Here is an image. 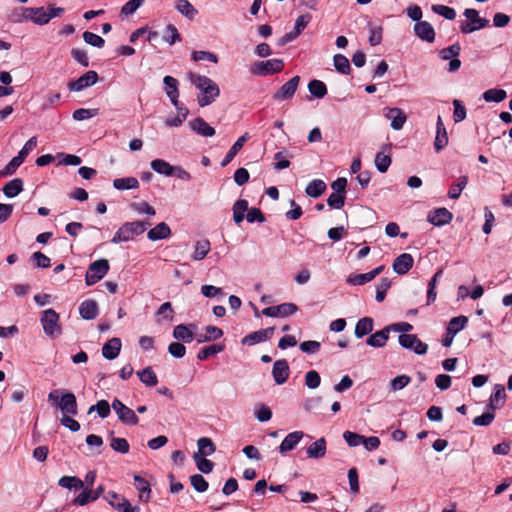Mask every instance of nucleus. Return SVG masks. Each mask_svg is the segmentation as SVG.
<instances>
[{
	"mask_svg": "<svg viewBox=\"0 0 512 512\" xmlns=\"http://www.w3.org/2000/svg\"><path fill=\"white\" fill-rule=\"evenodd\" d=\"M188 79L201 93L198 97V104L200 107L212 104L219 96L220 89L218 85L209 77L196 73H189Z\"/></svg>",
	"mask_w": 512,
	"mask_h": 512,
	"instance_id": "1",
	"label": "nucleus"
},
{
	"mask_svg": "<svg viewBox=\"0 0 512 512\" xmlns=\"http://www.w3.org/2000/svg\"><path fill=\"white\" fill-rule=\"evenodd\" d=\"M48 402L52 407L59 409L62 416L77 415L78 413L76 396L72 392L55 389L48 394Z\"/></svg>",
	"mask_w": 512,
	"mask_h": 512,
	"instance_id": "2",
	"label": "nucleus"
},
{
	"mask_svg": "<svg viewBox=\"0 0 512 512\" xmlns=\"http://www.w3.org/2000/svg\"><path fill=\"white\" fill-rule=\"evenodd\" d=\"M148 225L150 223L143 221L126 222L115 232L111 242L118 244L131 241L135 236L144 233Z\"/></svg>",
	"mask_w": 512,
	"mask_h": 512,
	"instance_id": "3",
	"label": "nucleus"
},
{
	"mask_svg": "<svg viewBox=\"0 0 512 512\" xmlns=\"http://www.w3.org/2000/svg\"><path fill=\"white\" fill-rule=\"evenodd\" d=\"M64 9L60 7H29V22L35 25L43 26L48 24L53 18L59 17Z\"/></svg>",
	"mask_w": 512,
	"mask_h": 512,
	"instance_id": "4",
	"label": "nucleus"
},
{
	"mask_svg": "<svg viewBox=\"0 0 512 512\" xmlns=\"http://www.w3.org/2000/svg\"><path fill=\"white\" fill-rule=\"evenodd\" d=\"M59 318V314L52 308L46 309L42 312L40 322L43 331L47 336L55 337L62 333Z\"/></svg>",
	"mask_w": 512,
	"mask_h": 512,
	"instance_id": "5",
	"label": "nucleus"
},
{
	"mask_svg": "<svg viewBox=\"0 0 512 512\" xmlns=\"http://www.w3.org/2000/svg\"><path fill=\"white\" fill-rule=\"evenodd\" d=\"M463 15L468 20L467 22H463L460 25V30L464 34H469L474 31L483 29L489 24V21L486 18L479 16V13L476 9L467 8L465 9Z\"/></svg>",
	"mask_w": 512,
	"mask_h": 512,
	"instance_id": "6",
	"label": "nucleus"
},
{
	"mask_svg": "<svg viewBox=\"0 0 512 512\" xmlns=\"http://www.w3.org/2000/svg\"><path fill=\"white\" fill-rule=\"evenodd\" d=\"M109 271V262L106 259H99L91 263L86 271L85 282L92 286L99 282Z\"/></svg>",
	"mask_w": 512,
	"mask_h": 512,
	"instance_id": "7",
	"label": "nucleus"
},
{
	"mask_svg": "<svg viewBox=\"0 0 512 512\" xmlns=\"http://www.w3.org/2000/svg\"><path fill=\"white\" fill-rule=\"evenodd\" d=\"M284 68V62L281 59H269L266 61H257L251 69V73L257 76H267L280 73Z\"/></svg>",
	"mask_w": 512,
	"mask_h": 512,
	"instance_id": "8",
	"label": "nucleus"
},
{
	"mask_svg": "<svg viewBox=\"0 0 512 512\" xmlns=\"http://www.w3.org/2000/svg\"><path fill=\"white\" fill-rule=\"evenodd\" d=\"M111 406L122 423L131 426L138 424L139 418L136 413L119 399H114Z\"/></svg>",
	"mask_w": 512,
	"mask_h": 512,
	"instance_id": "9",
	"label": "nucleus"
},
{
	"mask_svg": "<svg viewBox=\"0 0 512 512\" xmlns=\"http://www.w3.org/2000/svg\"><path fill=\"white\" fill-rule=\"evenodd\" d=\"M104 499L118 512H139L138 506H132L128 499L114 491H109Z\"/></svg>",
	"mask_w": 512,
	"mask_h": 512,
	"instance_id": "10",
	"label": "nucleus"
},
{
	"mask_svg": "<svg viewBox=\"0 0 512 512\" xmlns=\"http://www.w3.org/2000/svg\"><path fill=\"white\" fill-rule=\"evenodd\" d=\"M468 323V318L466 316H458L454 317L449 321L446 334L442 338V345L444 347L451 346L455 335L463 330Z\"/></svg>",
	"mask_w": 512,
	"mask_h": 512,
	"instance_id": "11",
	"label": "nucleus"
},
{
	"mask_svg": "<svg viewBox=\"0 0 512 512\" xmlns=\"http://www.w3.org/2000/svg\"><path fill=\"white\" fill-rule=\"evenodd\" d=\"M398 342L403 348L412 350L418 355H424L428 350V345L423 343L415 334H400Z\"/></svg>",
	"mask_w": 512,
	"mask_h": 512,
	"instance_id": "12",
	"label": "nucleus"
},
{
	"mask_svg": "<svg viewBox=\"0 0 512 512\" xmlns=\"http://www.w3.org/2000/svg\"><path fill=\"white\" fill-rule=\"evenodd\" d=\"M300 83V77L294 76L289 81L284 83L276 93L273 95V99L277 101H284L291 99Z\"/></svg>",
	"mask_w": 512,
	"mask_h": 512,
	"instance_id": "13",
	"label": "nucleus"
},
{
	"mask_svg": "<svg viewBox=\"0 0 512 512\" xmlns=\"http://www.w3.org/2000/svg\"><path fill=\"white\" fill-rule=\"evenodd\" d=\"M98 81V74L96 71L89 70L80 76L77 80L70 82L68 87L71 91H82L87 87L94 85Z\"/></svg>",
	"mask_w": 512,
	"mask_h": 512,
	"instance_id": "14",
	"label": "nucleus"
},
{
	"mask_svg": "<svg viewBox=\"0 0 512 512\" xmlns=\"http://www.w3.org/2000/svg\"><path fill=\"white\" fill-rule=\"evenodd\" d=\"M383 112L384 116L391 121V128L394 130H401L407 121V115L400 108H384Z\"/></svg>",
	"mask_w": 512,
	"mask_h": 512,
	"instance_id": "15",
	"label": "nucleus"
},
{
	"mask_svg": "<svg viewBox=\"0 0 512 512\" xmlns=\"http://www.w3.org/2000/svg\"><path fill=\"white\" fill-rule=\"evenodd\" d=\"M197 329L196 324H179L173 329V337L178 341L190 343L195 339L194 331Z\"/></svg>",
	"mask_w": 512,
	"mask_h": 512,
	"instance_id": "16",
	"label": "nucleus"
},
{
	"mask_svg": "<svg viewBox=\"0 0 512 512\" xmlns=\"http://www.w3.org/2000/svg\"><path fill=\"white\" fill-rule=\"evenodd\" d=\"M290 374L288 362L285 359L277 360L273 364L272 375L277 385L284 384Z\"/></svg>",
	"mask_w": 512,
	"mask_h": 512,
	"instance_id": "17",
	"label": "nucleus"
},
{
	"mask_svg": "<svg viewBox=\"0 0 512 512\" xmlns=\"http://www.w3.org/2000/svg\"><path fill=\"white\" fill-rule=\"evenodd\" d=\"M273 332L274 328H266L252 332L242 339V344L252 346L267 341L272 336Z\"/></svg>",
	"mask_w": 512,
	"mask_h": 512,
	"instance_id": "18",
	"label": "nucleus"
},
{
	"mask_svg": "<svg viewBox=\"0 0 512 512\" xmlns=\"http://www.w3.org/2000/svg\"><path fill=\"white\" fill-rule=\"evenodd\" d=\"M304 433L302 431H294L289 433L281 442L279 452L284 455L292 451L302 440Z\"/></svg>",
	"mask_w": 512,
	"mask_h": 512,
	"instance_id": "19",
	"label": "nucleus"
},
{
	"mask_svg": "<svg viewBox=\"0 0 512 512\" xmlns=\"http://www.w3.org/2000/svg\"><path fill=\"white\" fill-rule=\"evenodd\" d=\"M414 32L418 38L426 42L435 40V31L433 26L427 21H420L414 25Z\"/></svg>",
	"mask_w": 512,
	"mask_h": 512,
	"instance_id": "20",
	"label": "nucleus"
},
{
	"mask_svg": "<svg viewBox=\"0 0 512 512\" xmlns=\"http://www.w3.org/2000/svg\"><path fill=\"white\" fill-rule=\"evenodd\" d=\"M452 217V213L446 208H438L428 214L427 220L435 226H442L448 224Z\"/></svg>",
	"mask_w": 512,
	"mask_h": 512,
	"instance_id": "21",
	"label": "nucleus"
},
{
	"mask_svg": "<svg viewBox=\"0 0 512 512\" xmlns=\"http://www.w3.org/2000/svg\"><path fill=\"white\" fill-rule=\"evenodd\" d=\"M448 144V135L441 116L437 117L436 136L434 140V149L436 152L443 150Z\"/></svg>",
	"mask_w": 512,
	"mask_h": 512,
	"instance_id": "22",
	"label": "nucleus"
},
{
	"mask_svg": "<svg viewBox=\"0 0 512 512\" xmlns=\"http://www.w3.org/2000/svg\"><path fill=\"white\" fill-rule=\"evenodd\" d=\"M414 259L411 254L403 253L399 255L393 262V270L399 274H406L413 266Z\"/></svg>",
	"mask_w": 512,
	"mask_h": 512,
	"instance_id": "23",
	"label": "nucleus"
},
{
	"mask_svg": "<svg viewBox=\"0 0 512 512\" xmlns=\"http://www.w3.org/2000/svg\"><path fill=\"white\" fill-rule=\"evenodd\" d=\"M190 128L203 137H212L215 135V129L202 118H195L189 122Z\"/></svg>",
	"mask_w": 512,
	"mask_h": 512,
	"instance_id": "24",
	"label": "nucleus"
},
{
	"mask_svg": "<svg viewBox=\"0 0 512 512\" xmlns=\"http://www.w3.org/2000/svg\"><path fill=\"white\" fill-rule=\"evenodd\" d=\"M121 340L119 338H111L102 347V355L108 360L118 357L121 350Z\"/></svg>",
	"mask_w": 512,
	"mask_h": 512,
	"instance_id": "25",
	"label": "nucleus"
},
{
	"mask_svg": "<svg viewBox=\"0 0 512 512\" xmlns=\"http://www.w3.org/2000/svg\"><path fill=\"white\" fill-rule=\"evenodd\" d=\"M79 314L85 320H93L98 315V305L95 300H85L79 306Z\"/></svg>",
	"mask_w": 512,
	"mask_h": 512,
	"instance_id": "26",
	"label": "nucleus"
},
{
	"mask_svg": "<svg viewBox=\"0 0 512 512\" xmlns=\"http://www.w3.org/2000/svg\"><path fill=\"white\" fill-rule=\"evenodd\" d=\"M327 451L326 440L322 437L313 442L306 450L308 458L319 459L325 456Z\"/></svg>",
	"mask_w": 512,
	"mask_h": 512,
	"instance_id": "27",
	"label": "nucleus"
},
{
	"mask_svg": "<svg viewBox=\"0 0 512 512\" xmlns=\"http://www.w3.org/2000/svg\"><path fill=\"white\" fill-rule=\"evenodd\" d=\"M170 236H171V229L165 222H161V223L157 224L154 228L150 229L147 233V237L151 241L167 239Z\"/></svg>",
	"mask_w": 512,
	"mask_h": 512,
	"instance_id": "28",
	"label": "nucleus"
},
{
	"mask_svg": "<svg viewBox=\"0 0 512 512\" xmlns=\"http://www.w3.org/2000/svg\"><path fill=\"white\" fill-rule=\"evenodd\" d=\"M388 339H389V330L386 326L384 329L377 331V332L373 333L372 335H370L367 338L366 343H367V345H369L371 347L381 348L386 345Z\"/></svg>",
	"mask_w": 512,
	"mask_h": 512,
	"instance_id": "29",
	"label": "nucleus"
},
{
	"mask_svg": "<svg viewBox=\"0 0 512 512\" xmlns=\"http://www.w3.org/2000/svg\"><path fill=\"white\" fill-rule=\"evenodd\" d=\"M165 85L166 94L169 97L171 103L176 105V100L179 98L178 80L172 76H165L163 79Z\"/></svg>",
	"mask_w": 512,
	"mask_h": 512,
	"instance_id": "30",
	"label": "nucleus"
},
{
	"mask_svg": "<svg viewBox=\"0 0 512 512\" xmlns=\"http://www.w3.org/2000/svg\"><path fill=\"white\" fill-rule=\"evenodd\" d=\"M249 139V134L245 133L241 137H239L236 142L231 146L230 150L224 157V159L221 162V166L224 167L227 164H229L233 158L237 155V153L242 149L245 142Z\"/></svg>",
	"mask_w": 512,
	"mask_h": 512,
	"instance_id": "31",
	"label": "nucleus"
},
{
	"mask_svg": "<svg viewBox=\"0 0 512 512\" xmlns=\"http://www.w3.org/2000/svg\"><path fill=\"white\" fill-rule=\"evenodd\" d=\"M211 249V244L208 239H201L196 241L194 245V252L192 254V259L194 261L203 260Z\"/></svg>",
	"mask_w": 512,
	"mask_h": 512,
	"instance_id": "32",
	"label": "nucleus"
},
{
	"mask_svg": "<svg viewBox=\"0 0 512 512\" xmlns=\"http://www.w3.org/2000/svg\"><path fill=\"white\" fill-rule=\"evenodd\" d=\"M175 9L189 20H193L198 14L197 9L188 0H177Z\"/></svg>",
	"mask_w": 512,
	"mask_h": 512,
	"instance_id": "33",
	"label": "nucleus"
},
{
	"mask_svg": "<svg viewBox=\"0 0 512 512\" xmlns=\"http://www.w3.org/2000/svg\"><path fill=\"white\" fill-rule=\"evenodd\" d=\"M325 190V182L321 179H314L307 184L305 192L309 197L318 198L325 192Z\"/></svg>",
	"mask_w": 512,
	"mask_h": 512,
	"instance_id": "34",
	"label": "nucleus"
},
{
	"mask_svg": "<svg viewBox=\"0 0 512 512\" xmlns=\"http://www.w3.org/2000/svg\"><path fill=\"white\" fill-rule=\"evenodd\" d=\"M134 484H135L136 489L139 492L140 500L145 501V502L149 501L151 489H150V485H149L148 481L145 480L141 476L135 475L134 476Z\"/></svg>",
	"mask_w": 512,
	"mask_h": 512,
	"instance_id": "35",
	"label": "nucleus"
},
{
	"mask_svg": "<svg viewBox=\"0 0 512 512\" xmlns=\"http://www.w3.org/2000/svg\"><path fill=\"white\" fill-rule=\"evenodd\" d=\"M247 210L248 201L245 199H239L233 204V220L236 224H240L244 220Z\"/></svg>",
	"mask_w": 512,
	"mask_h": 512,
	"instance_id": "36",
	"label": "nucleus"
},
{
	"mask_svg": "<svg viewBox=\"0 0 512 512\" xmlns=\"http://www.w3.org/2000/svg\"><path fill=\"white\" fill-rule=\"evenodd\" d=\"M373 330V320L369 317L361 318L355 326V336L363 338Z\"/></svg>",
	"mask_w": 512,
	"mask_h": 512,
	"instance_id": "37",
	"label": "nucleus"
},
{
	"mask_svg": "<svg viewBox=\"0 0 512 512\" xmlns=\"http://www.w3.org/2000/svg\"><path fill=\"white\" fill-rule=\"evenodd\" d=\"M23 190V181L20 178H14L3 187V193L8 198L17 196Z\"/></svg>",
	"mask_w": 512,
	"mask_h": 512,
	"instance_id": "38",
	"label": "nucleus"
},
{
	"mask_svg": "<svg viewBox=\"0 0 512 512\" xmlns=\"http://www.w3.org/2000/svg\"><path fill=\"white\" fill-rule=\"evenodd\" d=\"M151 168L158 174L164 175V176H173V169L174 166L170 165L167 161L163 159H155L152 160Z\"/></svg>",
	"mask_w": 512,
	"mask_h": 512,
	"instance_id": "39",
	"label": "nucleus"
},
{
	"mask_svg": "<svg viewBox=\"0 0 512 512\" xmlns=\"http://www.w3.org/2000/svg\"><path fill=\"white\" fill-rule=\"evenodd\" d=\"M113 187L117 190L137 189L139 181L135 177L117 178L113 181Z\"/></svg>",
	"mask_w": 512,
	"mask_h": 512,
	"instance_id": "40",
	"label": "nucleus"
},
{
	"mask_svg": "<svg viewBox=\"0 0 512 512\" xmlns=\"http://www.w3.org/2000/svg\"><path fill=\"white\" fill-rule=\"evenodd\" d=\"M137 375L140 381L146 386L153 387L158 383L157 375L151 367H146L145 369L138 371Z\"/></svg>",
	"mask_w": 512,
	"mask_h": 512,
	"instance_id": "41",
	"label": "nucleus"
},
{
	"mask_svg": "<svg viewBox=\"0 0 512 512\" xmlns=\"http://www.w3.org/2000/svg\"><path fill=\"white\" fill-rule=\"evenodd\" d=\"M198 451L196 453H199V456H210L212 455L216 447L212 440L207 437H201L197 441Z\"/></svg>",
	"mask_w": 512,
	"mask_h": 512,
	"instance_id": "42",
	"label": "nucleus"
},
{
	"mask_svg": "<svg viewBox=\"0 0 512 512\" xmlns=\"http://www.w3.org/2000/svg\"><path fill=\"white\" fill-rule=\"evenodd\" d=\"M506 398L505 389L502 385H495V391L490 396V407L492 409L500 408L504 404V400Z\"/></svg>",
	"mask_w": 512,
	"mask_h": 512,
	"instance_id": "43",
	"label": "nucleus"
},
{
	"mask_svg": "<svg viewBox=\"0 0 512 512\" xmlns=\"http://www.w3.org/2000/svg\"><path fill=\"white\" fill-rule=\"evenodd\" d=\"M482 97L486 102L500 103L506 99L507 93L503 89L491 88L486 90Z\"/></svg>",
	"mask_w": 512,
	"mask_h": 512,
	"instance_id": "44",
	"label": "nucleus"
},
{
	"mask_svg": "<svg viewBox=\"0 0 512 512\" xmlns=\"http://www.w3.org/2000/svg\"><path fill=\"white\" fill-rule=\"evenodd\" d=\"M58 485L66 489H82L83 481L76 476H63L58 480Z\"/></svg>",
	"mask_w": 512,
	"mask_h": 512,
	"instance_id": "45",
	"label": "nucleus"
},
{
	"mask_svg": "<svg viewBox=\"0 0 512 512\" xmlns=\"http://www.w3.org/2000/svg\"><path fill=\"white\" fill-rule=\"evenodd\" d=\"M468 183V177L467 176H461L458 178L457 182L453 183L448 191V197L451 199H458L461 195V192Z\"/></svg>",
	"mask_w": 512,
	"mask_h": 512,
	"instance_id": "46",
	"label": "nucleus"
},
{
	"mask_svg": "<svg viewBox=\"0 0 512 512\" xmlns=\"http://www.w3.org/2000/svg\"><path fill=\"white\" fill-rule=\"evenodd\" d=\"M97 495L94 494L93 490L89 487L83 489V491L73 500V503L77 506H85L90 502L96 501Z\"/></svg>",
	"mask_w": 512,
	"mask_h": 512,
	"instance_id": "47",
	"label": "nucleus"
},
{
	"mask_svg": "<svg viewBox=\"0 0 512 512\" xmlns=\"http://www.w3.org/2000/svg\"><path fill=\"white\" fill-rule=\"evenodd\" d=\"M224 345L222 344H213L207 347L200 349L197 353L198 360H206L211 356H214L224 350Z\"/></svg>",
	"mask_w": 512,
	"mask_h": 512,
	"instance_id": "48",
	"label": "nucleus"
},
{
	"mask_svg": "<svg viewBox=\"0 0 512 512\" xmlns=\"http://www.w3.org/2000/svg\"><path fill=\"white\" fill-rule=\"evenodd\" d=\"M111 407L106 400H100L95 405L89 407L88 414L97 412L99 417L104 419L110 415Z\"/></svg>",
	"mask_w": 512,
	"mask_h": 512,
	"instance_id": "49",
	"label": "nucleus"
},
{
	"mask_svg": "<svg viewBox=\"0 0 512 512\" xmlns=\"http://www.w3.org/2000/svg\"><path fill=\"white\" fill-rule=\"evenodd\" d=\"M309 92L316 98L321 99L327 94V87L320 80H311L308 84Z\"/></svg>",
	"mask_w": 512,
	"mask_h": 512,
	"instance_id": "50",
	"label": "nucleus"
},
{
	"mask_svg": "<svg viewBox=\"0 0 512 512\" xmlns=\"http://www.w3.org/2000/svg\"><path fill=\"white\" fill-rule=\"evenodd\" d=\"M9 20L13 23L29 22V7L15 8L9 15Z\"/></svg>",
	"mask_w": 512,
	"mask_h": 512,
	"instance_id": "51",
	"label": "nucleus"
},
{
	"mask_svg": "<svg viewBox=\"0 0 512 512\" xmlns=\"http://www.w3.org/2000/svg\"><path fill=\"white\" fill-rule=\"evenodd\" d=\"M335 69L341 74H349L351 71L349 60L342 54H336L333 58Z\"/></svg>",
	"mask_w": 512,
	"mask_h": 512,
	"instance_id": "52",
	"label": "nucleus"
},
{
	"mask_svg": "<svg viewBox=\"0 0 512 512\" xmlns=\"http://www.w3.org/2000/svg\"><path fill=\"white\" fill-rule=\"evenodd\" d=\"M205 332L206 334H204L203 339H197L198 343L215 341L223 336V331L220 328L212 325L206 326Z\"/></svg>",
	"mask_w": 512,
	"mask_h": 512,
	"instance_id": "53",
	"label": "nucleus"
},
{
	"mask_svg": "<svg viewBox=\"0 0 512 512\" xmlns=\"http://www.w3.org/2000/svg\"><path fill=\"white\" fill-rule=\"evenodd\" d=\"M193 459L199 471L206 474L212 472L214 464L212 461L206 459L205 456H199V453H194Z\"/></svg>",
	"mask_w": 512,
	"mask_h": 512,
	"instance_id": "54",
	"label": "nucleus"
},
{
	"mask_svg": "<svg viewBox=\"0 0 512 512\" xmlns=\"http://www.w3.org/2000/svg\"><path fill=\"white\" fill-rule=\"evenodd\" d=\"M391 157L384 152H378L375 156V166L380 173H385L391 165Z\"/></svg>",
	"mask_w": 512,
	"mask_h": 512,
	"instance_id": "55",
	"label": "nucleus"
},
{
	"mask_svg": "<svg viewBox=\"0 0 512 512\" xmlns=\"http://www.w3.org/2000/svg\"><path fill=\"white\" fill-rule=\"evenodd\" d=\"M145 0H129L126 2L120 11V14L122 17H129L133 15L137 9H139L143 4Z\"/></svg>",
	"mask_w": 512,
	"mask_h": 512,
	"instance_id": "56",
	"label": "nucleus"
},
{
	"mask_svg": "<svg viewBox=\"0 0 512 512\" xmlns=\"http://www.w3.org/2000/svg\"><path fill=\"white\" fill-rule=\"evenodd\" d=\"M163 40L169 45H173L175 42L181 41V36L176 26H174L173 24H169L166 26L164 30Z\"/></svg>",
	"mask_w": 512,
	"mask_h": 512,
	"instance_id": "57",
	"label": "nucleus"
},
{
	"mask_svg": "<svg viewBox=\"0 0 512 512\" xmlns=\"http://www.w3.org/2000/svg\"><path fill=\"white\" fill-rule=\"evenodd\" d=\"M431 9L435 14H438L447 20H453L456 17V11L446 5L435 4L432 5Z\"/></svg>",
	"mask_w": 512,
	"mask_h": 512,
	"instance_id": "58",
	"label": "nucleus"
},
{
	"mask_svg": "<svg viewBox=\"0 0 512 512\" xmlns=\"http://www.w3.org/2000/svg\"><path fill=\"white\" fill-rule=\"evenodd\" d=\"M461 47L458 43H455L449 47L443 48L439 51V56L442 60H451L459 56Z\"/></svg>",
	"mask_w": 512,
	"mask_h": 512,
	"instance_id": "59",
	"label": "nucleus"
},
{
	"mask_svg": "<svg viewBox=\"0 0 512 512\" xmlns=\"http://www.w3.org/2000/svg\"><path fill=\"white\" fill-rule=\"evenodd\" d=\"M173 309L170 302L163 303L157 310L158 322L162 320L172 321L173 320Z\"/></svg>",
	"mask_w": 512,
	"mask_h": 512,
	"instance_id": "60",
	"label": "nucleus"
},
{
	"mask_svg": "<svg viewBox=\"0 0 512 512\" xmlns=\"http://www.w3.org/2000/svg\"><path fill=\"white\" fill-rule=\"evenodd\" d=\"M372 280H373V278H372L370 272H367V273H363V274L349 275L346 282L349 285L357 286V285L366 284Z\"/></svg>",
	"mask_w": 512,
	"mask_h": 512,
	"instance_id": "61",
	"label": "nucleus"
},
{
	"mask_svg": "<svg viewBox=\"0 0 512 512\" xmlns=\"http://www.w3.org/2000/svg\"><path fill=\"white\" fill-rule=\"evenodd\" d=\"M111 448L119 453L126 454L129 452L130 446L125 438L113 437L110 443Z\"/></svg>",
	"mask_w": 512,
	"mask_h": 512,
	"instance_id": "62",
	"label": "nucleus"
},
{
	"mask_svg": "<svg viewBox=\"0 0 512 512\" xmlns=\"http://www.w3.org/2000/svg\"><path fill=\"white\" fill-rule=\"evenodd\" d=\"M321 377L316 370H310L305 374V385L309 389H316L320 386Z\"/></svg>",
	"mask_w": 512,
	"mask_h": 512,
	"instance_id": "63",
	"label": "nucleus"
},
{
	"mask_svg": "<svg viewBox=\"0 0 512 512\" xmlns=\"http://www.w3.org/2000/svg\"><path fill=\"white\" fill-rule=\"evenodd\" d=\"M254 411H255V417L260 422H267L272 418L271 409L264 404L256 405Z\"/></svg>",
	"mask_w": 512,
	"mask_h": 512,
	"instance_id": "64",
	"label": "nucleus"
}]
</instances>
